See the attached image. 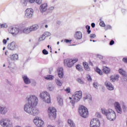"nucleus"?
<instances>
[{
	"instance_id": "obj_25",
	"label": "nucleus",
	"mask_w": 127,
	"mask_h": 127,
	"mask_svg": "<svg viewBox=\"0 0 127 127\" xmlns=\"http://www.w3.org/2000/svg\"><path fill=\"white\" fill-rule=\"evenodd\" d=\"M86 100H88L89 102H92V96L91 94H87L83 98V101H86Z\"/></svg>"
},
{
	"instance_id": "obj_40",
	"label": "nucleus",
	"mask_w": 127,
	"mask_h": 127,
	"mask_svg": "<svg viewBox=\"0 0 127 127\" xmlns=\"http://www.w3.org/2000/svg\"><path fill=\"white\" fill-rule=\"evenodd\" d=\"M77 81L79 84H85V82H84V80H82L81 78H77Z\"/></svg>"
},
{
	"instance_id": "obj_44",
	"label": "nucleus",
	"mask_w": 127,
	"mask_h": 127,
	"mask_svg": "<svg viewBox=\"0 0 127 127\" xmlns=\"http://www.w3.org/2000/svg\"><path fill=\"white\" fill-rule=\"evenodd\" d=\"M7 25L6 24H0V28H6Z\"/></svg>"
},
{
	"instance_id": "obj_14",
	"label": "nucleus",
	"mask_w": 127,
	"mask_h": 127,
	"mask_svg": "<svg viewBox=\"0 0 127 127\" xmlns=\"http://www.w3.org/2000/svg\"><path fill=\"white\" fill-rule=\"evenodd\" d=\"M105 85L110 91H113V90H114V86L110 81H106L105 83Z\"/></svg>"
},
{
	"instance_id": "obj_47",
	"label": "nucleus",
	"mask_w": 127,
	"mask_h": 127,
	"mask_svg": "<svg viewBox=\"0 0 127 127\" xmlns=\"http://www.w3.org/2000/svg\"><path fill=\"white\" fill-rule=\"evenodd\" d=\"M54 6H50L49 7V8L48 9V10H49L50 12L52 11V10H54Z\"/></svg>"
},
{
	"instance_id": "obj_54",
	"label": "nucleus",
	"mask_w": 127,
	"mask_h": 127,
	"mask_svg": "<svg viewBox=\"0 0 127 127\" xmlns=\"http://www.w3.org/2000/svg\"><path fill=\"white\" fill-rule=\"evenodd\" d=\"M97 58H99V59H103V56L98 54L97 55Z\"/></svg>"
},
{
	"instance_id": "obj_13",
	"label": "nucleus",
	"mask_w": 127,
	"mask_h": 127,
	"mask_svg": "<svg viewBox=\"0 0 127 127\" xmlns=\"http://www.w3.org/2000/svg\"><path fill=\"white\" fill-rule=\"evenodd\" d=\"M119 72L120 74L122 75L123 78L124 79V81H127V75L126 71H125L123 68H120L119 70Z\"/></svg>"
},
{
	"instance_id": "obj_64",
	"label": "nucleus",
	"mask_w": 127,
	"mask_h": 127,
	"mask_svg": "<svg viewBox=\"0 0 127 127\" xmlns=\"http://www.w3.org/2000/svg\"><path fill=\"white\" fill-rule=\"evenodd\" d=\"M125 11H126V10H125V9H122V12H125Z\"/></svg>"
},
{
	"instance_id": "obj_63",
	"label": "nucleus",
	"mask_w": 127,
	"mask_h": 127,
	"mask_svg": "<svg viewBox=\"0 0 127 127\" xmlns=\"http://www.w3.org/2000/svg\"><path fill=\"white\" fill-rule=\"evenodd\" d=\"M89 65H90V66H94L93 63H92L91 61L89 62Z\"/></svg>"
},
{
	"instance_id": "obj_41",
	"label": "nucleus",
	"mask_w": 127,
	"mask_h": 127,
	"mask_svg": "<svg viewBox=\"0 0 127 127\" xmlns=\"http://www.w3.org/2000/svg\"><path fill=\"white\" fill-rule=\"evenodd\" d=\"M48 90H49V91H53V90H54V86L50 85L49 86V87H48Z\"/></svg>"
},
{
	"instance_id": "obj_55",
	"label": "nucleus",
	"mask_w": 127,
	"mask_h": 127,
	"mask_svg": "<svg viewBox=\"0 0 127 127\" xmlns=\"http://www.w3.org/2000/svg\"><path fill=\"white\" fill-rule=\"evenodd\" d=\"M109 44L110 45H114V44H115V41L112 40L111 41H110Z\"/></svg>"
},
{
	"instance_id": "obj_61",
	"label": "nucleus",
	"mask_w": 127,
	"mask_h": 127,
	"mask_svg": "<svg viewBox=\"0 0 127 127\" xmlns=\"http://www.w3.org/2000/svg\"><path fill=\"white\" fill-rule=\"evenodd\" d=\"M123 109L124 112H126V110H127V108L126 107V106L123 105Z\"/></svg>"
},
{
	"instance_id": "obj_31",
	"label": "nucleus",
	"mask_w": 127,
	"mask_h": 127,
	"mask_svg": "<svg viewBox=\"0 0 127 127\" xmlns=\"http://www.w3.org/2000/svg\"><path fill=\"white\" fill-rule=\"evenodd\" d=\"M7 62L9 63V66H8V68H9V70L10 71V72H11L12 73H13V72H14V67H12L10 66V64H11V62H10L9 60H7Z\"/></svg>"
},
{
	"instance_id": "obj_15",
	"label": "nucleus",
	"mask_w": 127,
	"mask_h": 127,
	"mask_svg": "<svg viewBox=\"0 0 127 127\" xmlns=\"http://www.w3.org/2000/svg\"><path fill=\"white\" fill-rule=\"evenodd\" d=\"M63 67H60L58 69V74L60 78H62L64 76V71H63Z\"/></svg>"
},
{
	"instance_id": "obj_12",
	"label": "nucleus",
	"mask_w": 127,
	"mask_h": 127,
	"mask_svg": "<svg viewBox=\"0 0 127 127\" xmlns=\"http://www.w3.org/2000/svg\"><path fill=\"white\" fill-rule=\"evenodd\" d=\"M114 107L117 113H118L119 114H122V108H121V105L119 102H115L114 103Z\"/></svg>"
},
{
	"instance_id": "obj_53",
	"label": "nucleus",
	"mask_w": 127,
	"mask_h": 127,
	"mask_svg": "<svg viewBox=\"0 0 127 127\" xmlns=\"http://www.w3.org/2000/svg\"><path fill=\"white\" fill-rule=\"evenodd\" d=\"M65 91V92H66L68 93H70V92H71L70 89V87H68V88H66Z\"/></svg>"
},
{
	"instance_id": "obj_48",
	"label": "nucleus",
	"mask_w": 127,
	"mask_h": 127,
	"mask_svg": "<svg viewBox=\"0 0 127 127\" xmlns=\"http://www.w3.org/2000/svg\"><path fill=\"white\" fill-rule=\"evenodd\" d=\"M87 78L88 81H89V82H91V81H92V77H91V76L90 75H87Z\"/></svg>"
},
{
	"instance_id": "obj_50",
	"label": "nucleus",
	"mask_w": 127,
	"mask_h": 127,
	"mask_svg": "<svg viewBox=\"0 0 127 127\" xmlns=\"http://www.w3.org/2000/svg\"><path fill=\"white\" fill-rule=\"evenodd\" d=\"M35 1L37 4H41L42 3V0H36Z\"/></svg>"
},
{
	"instance_id": "obj_24",
	"label": "nucleus",
	"mask_w": 127,
	"mask_h": 127,
	"mask_svg": "<svg viewBox=\"0 0 127 127\" xmlns=\"http://www.w3.org/2000/svg\"><path fill=\"white\" fill-rule=\"evenodd\" d=\"M4 127H12V123L11 122L10 120L6 119V124Z\"/></svg>"
},
{
	"instance_id": "obj_46",
	"label": "nucleus",
	"mask_w": 127,
	"mask_h": 127,
	"mask_svg": "<svg viewBox=\"0 0 127 127\" xmlns=\"http://www.w3.org/2000/svg\"><path fill=\"white\" fill-rule=\"evenodd\" d=\"M100 26H102V27H105L106 26V24H105V23L104 21H101L99 23Z\"/></svg>"
},
{
	"instance_id": "obj_1",
	"label": "nucleus",
	"mask_w": 127,
	"mask_h": 127,
	"mask_svg": "<svg viewBox=\"0 0 127 127\" xmlns=\"http://www.w3.org/2000/svg\"><path fill=\"white\" fill-rule=\"evenodd\" d=\"M28 103L24 106V110L31 116H37L39 110L35 108L38 104V98L35 95H29L27 97Z\"/></svg>"
},
{
	"instance_id": "obj_49",
	"label": "nucleus",
	"mask_w": 127,
	"mask_h": 127,
	"mask_svg": "<svg viewBox=\"0 0 127 127\" xmlns=\"http://www.w3.org/2000/svg\"><path fill=\"white\" fill-rule=\"evenodd\" d=\"M112 28V26L110 25H108L105 28V30H108V29H111Z\"/></svg>"
},
{
	"instance_id": "obj_42",
	"label": "nucleus",
	"mask_w": 127,
	"mask_h": 127,
	"mask_svg": "<svg viewBox=\"0 0 127 127\" xmlns=\"http://www.w3.org/2000/svg\"><path fill=\"white\" fill-rule=\"evenodd\" d=\"M86 28L87 30V33L88 34H90V33H91V30H90V29L91 28V27H90V26H89V25H86Z\"/></svg>"
},
{
	"instance_id": "obj_10",
	"label": "nucleus",
	"mask_w": 127,
	"mask_h": 127,
	"mask_svg": "<svg viewBox=\"0 0 127 127\" xmlns=\"http://www.w3.org/2000/svg\"><path fill=\"white\" fill-rule=\"evenodd\" d=\"M33 12H34V11L33 10L32 8H27L25 12V16L27 18H32Z\"/></svg>"
},
{
	"instance_id": "obj_7",
	"label": "nucleus",
	"mask_w": 127,
	"mask_h": 127,
	"mask_svg": "<svg viewBox=\"0 0 127 127\" xmlns=\"http://www.w3.org/2000/svg\"><path fill=\"white\" fill-rule=\"evenodd\" d=\"M77 61L78 59H77L74 60L67 59L64 60V65H66L69 68H71V67H72L73 65H74L76 62H77Z\"/></svg>"
},
{
	"instance_id": "obj_60",
	"label": "nucleus",
	"mask_w": 127,
	"mask_h": 127,
	"mask_svg": "<svg viewBox=\"0 0 127 127\" xmlns=\"http://www.w3.org/2000/svg\"><path fill=\"white\" fill-rule=\"evenodd\" d=\"M95 26H96V24H95V23H92L91 27H92V28H94L95 27Z\"/></svg>"
},
{
	"instance_id": "obj_28",
	"label": "nucleus",
	"mask_w": 127,
	"mask_h": 127,
	"mask_svg": "<svg viewBox=\"0 0 127 127\" xmlns=\"http://www.w3.org/2000/svg\"><path fill=\"white\" fill-rule=\"evenodd\" d=\"M83 65L84 67V69L85 70H86V71H91V68H90V66H89V65L86 62H84L83 63Z\"/></svg>"
},
{
	"instance_id": "obj_27",
	"label": "nucleus",
	"mask_w": 127,
	"mask_h": 127,
	"mask_svg": "<svg viewBox=\"0 0 127 127\" xmlns=\"http://www.w3.org/2000/svg\"><path fill=\"white\" fill-rule=\"evenodd\" d=\"M67 124L69 125V127H76V125H75V123L71 119H69L67 121Z\"/></svg>"
},
{
	"instance_id": "obj_39",
	"label": "nucleus",
	"mask_w": 127,
	"mask_h": 127,
	"mask_svg": "<svg viewBox=\"0 0 127 127\" xmlns=\"http://www.w3.org/2000/svg\"><path fill=\"white\" fill-rule=\"evenodd\" d=\"M6 124V120H5L4 121L1 120L0 121V125H1V126H3V127H4Z\"/></svg>"
},
{
	"instance_id": "obj_17",
	"label": "nucleus",
	"mask_w": 127,
	"mask_h": 127,
	"mask_svg": "<svg viewBox=\"0 0 127 127\" xmlns=\"http://www.w3.org/2000/svg\"><path fill=\"white\" fill-rule=\"evenodd\" d=\"M7 47L9 50H14L15 49V42H12L8 45Z\"/></svg>"
},
{
	"instance_id": "obj_58",
	"label": "nucleus",
	"mask_w": 127,
	"mask_h": 127,
	"mask_svg": "<svg viewBox=\"0 0 127 127\" xmlns=\"http://www.w3.org/2000/svg\"><path fill=\"white\" fill-rule=\"evenodd\" d=\"M95 37H96V35L95 34H90V38H95Z\"/></svg>"
},
{
	"instance_id": "obj_3",
	"label": "nucleus",
	"mask_w": 127,
	"mask_h": 127,
	"mask_svg": "<svg viewBox=\"0 0 127 127\" xmlns=\"http://www.w3.org/2000/svg\"><path fill=\"white\" fill-rule=\"evenodd\" d=\"M73 99L72 100L70 101V103L72 104L73 107H74V105H75V103H77L81 100L82 98V91H76L75 92V95H73L72 96Z\"/></svg>"
},
{
	"instance_id": "obj_59",
	"label": "nucleus",
	"mask_w": 127,
	"mask_h": 127,
	"mask_svg": "<svg viewBox=\"0 0 127 127\" xmlns=\"http://www.w3.org/2000/svg\"><path fill=\"white\" fill-rule=\"evenodd\" d=\"M123 62H124L125 63H127V58H123Z\"/></svg>"
},
{
	"instance_id": "obj_18",
	"label": "nucleus",
	"mask_w": 127,
	"mask_h": 127,
	"mask_svg": "<svg viewBox=\"0 0 127 127\" xmlns=\"http://www.w3.org/2000/svg\"><path fill=\"white\" fill-rule=\"evenodd\" d=\"M57 101L59 106H63V98L61 95H59L57 96Z\"/></svg>"
},
{
	"instance_id": "obj_38",
	"label": "nucleus",
	"mask_w": 127,
	"mask_h": 127,
	"mask_svg": "<svg viewBox=\"0 0 127 127\" xmlns=\"http://www.w3.org/2000/svg\"><path fill=\"white\" fill-rule=\"evenodd\" d=\"M45 38H46V37L45 36L44 34H43L41 37L39 39V41H43V40H45Z\"/></svg>"
},
{
	"instance_id": "obj_23",
	"label": "nucleus",
	"mask_w": 127,
	"mask_h": 127,
	"mask_svg": "<svg viewBox=\"0 0 127 127\" xmlns=\"http://www.w3.org/2000/svg\"><path fill=\"white\" fill-rule=\"evenodd\" d=\"M31 29V31H35V30H37L38 28H39V26L37 24L33 25L30 27Z\"/></svg>"
},
{
	"instance_id": "obj_37",
	"label": "nucleus",
	"mask_w": 127,
	"mask_h": 127,
	"mask_svg": "<svg viewBox=\"0 0 127 127\" xmlns=\"http://www.w3.org/2000/svg\"><path fill=\"white\" fill-rule=\"evenodd\" d=\"M76 68L77 70H78V71H80V72L83 71V68H82V66H81V65L80 64H77L76 66Z\"/></svg>"
},
{
	"instance_id": "obj_19",
	"label": "nucleus",
	"mask_w": 127,
	"mask_h": 127,
	"mask_svg": "<svg viewBox=\"0 0 127 127\" xmlns=\"http://www.w3.org/2000/svg\"><path fill=\"white\" fill-rule=\"evenodd\" d=\"M119 78H120V75L118 74L116 75H112L110 77V80L111 82H116V81H118L119 80Z\"/></svg>"
},
{
	"instance_id": "obj_29",
	"label": "nucleus",
	"mask_w": 127,
	"mask_h": 127,
	"mask_svg": "<svg viewBox=\"0 0 127 127\" xmlns=\"http://www.w3.org/2000/svg\"><path fill=\"white\" fill-rule=\"evenodd\" d=\"M23 32L25 34H28L29 33H30V32H31V29H30V27L24 29L23 30Z\"/></svg>"
},
{
	"instance_id": "obj_52",
	"label": "nucleus",
	"mask_w": 127,
	"mask_h": 127,
	"mask_svg": "<svg viewBox=\"0 0 127 127\" xmlns=\"http://www.w3.org/2000/svg\"><path fill=\"white\" fill-rule=\"evenodd\" d=\"M96 117L97 118H101L102 116L101 115V113H96L95 114Z\"/></svg>"
},
{
	"instance_id": "obj_6",
	"label": "nucleus",
	"mask_w": 127,
	"mask_h": 127,
	"mask_svg": "<svg viewBox=\"0 0 127 127\" xmlns=\"http://www.w3.org/2000/svg\"><path fill=\"white\" fill-rule=\"evenodd\" d=\"M49 116L51 120H55L56 118V109L54 107H49L48 110Z\"/></svg>"
},
{
	"instance_id": "obj_33",
	"label": "nucleus",
	"mask_w": 127,
	"mask_h": 127,
	"mask_svg": "<svg viewBox=\"0 0 127 127\" xmlns=\"http://www.w3.org/2000/svg\"><path fill=\"white\" fill-rule=\"evenodd\" d=\"M54 78H55L54 76L51 75H48L45 77L46 80H50V81L53 80Z\"/></svg>"
},
{
	"instance_id": "obj_57",
	"label": "nucleus",
	"mask_w": 127,
	"mask_h": 127,
	"mask_svg": "<svg viewBox=\"0 0 127 127\" xmlns=\"http://www.w3.org/2000/svg\"><path fill=\"white\" fill-rule=\"evenodd\" d=\"M30 3H34L36 0H28Z\"/></svg>"
},
{
	"instance_id": "obj_30",
	"label": "nucleus",
	"mask_w": 127,
	"mask_h": 127,
	"mask_svg": "<svg viewBox=\"0 0 127 127\" xmlns=\"http://www.w3.org/2000/svg\"><path fill=\"white\" fill-rule=\"evenodd\" d=\"M39 121H40V118L38 117H35L33 120V122L38 127V124L39 123Z\"/></svg>"
},
{
	"instance_id": "obj_43",
	"label": "nucleus",
	"mask_w": 127,
	"mask_h": 127,
	"mask_svg": "<svg viewBox=\"0 0 127 127\" xmlns=\"http://www.w3.org/2000/svg\"><path fill=\"white\" fill-rule=\"evenodd\" d=\"M45 35V37H48V36H50L51 34L49 32H46L43 34Z\"/></svg>"
},
{
	"instance_id": "obj_11",
	"label": "nucleus",
	"mask_w": 127,
	"mask_h": 127,
	"mask_svg": "<svg viewBox=\"0 0 127 127\" xmlns=\"http://www.w3.org/2000/svg\"><path fill=\"white\" fill-rule=\"evenodd\" d=\"M48 7V4L46 2L43 3L40 6V11L41 12V13H43L44 12H45L46 10H47Z\"/></svg>"
},
{
	"instance_id": "obj_35",
	"label": "nucleus",
	"mask_w": 127,
	"mask_h": 127,
	"mask_svg": "<svg viewBox=\"0 0 127 127\" xmlns=\"http://www.w3.org/2000/svg\"><path fill=\"white\" fill-rule=\"evenodd\" d=\"M39 123L38 124V127H41L44 126V122L43 121L41 120V119H40V121H39Z\"/></svg>"
},
{
	"instance_id": "obj_51",
	"label": "nucleus",
	"mask_w": 127,
	"mask_h": 127,
	"mask_svg": "<svg viewBox=\"0 0 127 127\" xmlns=\"http://www.w3.org/2000/svg\"><path fill=\"white\" fill-rule=\"evenodd\" d=\"M93 87L95 88V89H97L98 88V82H94L93 84Z\"/></svg>"
},
{
	"instance_id": "obj_4",
	"label": "nucleus",
	"mask_w": 127,
	"mask_h": 127,
	"mask_svg": "<svg viewBox=\"0 0 127 127\" xmlns=\"http://www.w3.org/2000/svg\"><path fill=\"white\" fill-rule=\"evenodd\" d=\"M40 97L42 100H43L44 102L47 104H50L51 103V99H50V94L49 93L45 91L40 93Z\"/></svg>"
},
{
	"instance_id": "obj_56",
	"label": "nucleus",
	"mask_w": 127,
	"mask_h": 127,
	"mask_svg": "<svg viewBox=\"0 0 127 127\" xmlns=\"http://www.w3.org/2000/svg\"><path fill=\"white\" fill-rule=\"evenodd\" d=\"M72 40H68V39H65L64 40V42H66V43H70Z\"/></svg>"
},
{
	"instance_id": "obj_20",
	"label": "nucleus",
	"mask_w": 127,
	"mask_h": 127,
	"mask_svg": "<svg viewBox=\"0 0 127 127\" xmlns=\"http://www.w3.org/2000/svg\"><path fill=\"white\" fill-rule=\"evenodd\" d=\"M74 37L76 39H81L82 37V32L80 31H77L75 32Z\"/></svg>"
},
{
	"instance_id": "obj_26",
	"label": "nucleus",
	"mask_w": 127,
	"mask_h": 127,
	"mask_svg": "<svg viewBox=\"0 0 127 127\" xmlns=\"http://www.w3.org/2000/svg\"><path fill=\"white\" fill-rule=\"evenodd\" d=\"M103 71L105 74H109L111 72V69L107 66H103Z\"/></svg>"
},
{
	"instance_id": "obj_16",
	"label": "nucleus",
	"mask_w": 127,
	"mask_h": 127,
	"mask_svg": "<svg viewBox=\"0 0 127 127\" xmlns=\"http://www.w3.org/2000/svg\"><path fill=\"white\" fill-rule=\"evenodd\" d=\"M7 113V108L6 107L0 106V114L1 115H5Z\"/></svg>"
},
{
	"instance_id": "obj_34",
	"label": "nucleus",
	"mask_w": 127,
	"mask_h": 127,
	"mask_svg": "<svg viewBox=\"0 0 127 127\" xmlns=\"http://www.w3.org/2000/svg\"><path fill=\"white\" fill-rule=\"evenodd\" d=\"M28 0H21V4L23 6H26Z\"/></svg>"
},
{
	"instance_id": "obj_36",
	"label": "nucleus",
	"mask_w": 127,
	"mask_h": 127,
	"mask_svg": "<svg viewBox=\"0 0 127 127\" xmlns=\"http://www.w3.org/2000/svg\"><path fill=\"white\" fill-rule=\"evenodd\" d=\"M95 71L96 72H97V73L99 74V75H103V71H102V70H101V69H100V68H99L98 67H96L95 68Z\"/></svg>"
},
{
	"instance_id": "obj_32",
	"label": "nucleus",
	"mask_w": 127,
	"mask_h": 127,
	"mask_svg": "<svg viewBox=\"0 0 127 127\" xmlns=\"http://www.w3.org/2000/svg\"><path fill=\"white\" fill-rule=\"evenodd\" d=\"M55 82H56L57 85L58 86H59L60 87H61V86H62V84H63V83H62V82H61V81H60V80H59V79H58V78H56V79H55Z\"/></svg>"
},
{
	"instance_id": "obj_5",
	"label": "nucleus",
	"mask_w": 127,
	"mask_h": 127,
	"mask_svg": "<svg viewBox=\"0 0 127 127\" xmlns=\"http://www.w3.org/2000/svg\"><path fill=\"white\" fill-rule=\"evenodd\" d=\"M78 112L79 114L80 115L81 117H82V118H87L88 116L89 115V112H88V109L87 108L81 106L79 107L78 109Z\"/></svg>"
},
{
	"instance_id": "obj_21",
	"label": "nucleus",
	"mask_w": 127,
	"mask_h": 127,
	"mask_svg": "<svg viewBox=\"0 0 127 127\" xmlns=\"http://www.w3.org/2000/svg\"><path fill=\"white\" fill-rule=\"evenodd\" d=\"M22 78L23 79V81L25 83V84H30L31 82H30V79H29V78H28V77H27V76L26 75H23L22 76Z\"/></svg>"
},
{
	"instance_id": "obj_8",
	"label": "nucleus",
	"mask_w": 127,
	"mask_h": 127,
	"mask_svg": "<svg viewBox=\"0 0 127 127\" xmlns=\"http://www.w3.org/2000/svg\"><path fill=\"white\" fill-rule=\"evenodd\" d=\"M8 31L9 32V33L12 34L13 36H16V35H17L18 33H20V30H19L18 28L12 27H10L8 28Z\"/></svg>"
},
{
	"instance_id": "obj_9",
	"label": "nucleus",
	"mask_w": 127,
	"mask_h": 127,
	"mask_svg": "<svg viewBox=\"0 0 127 127\" xmlns=\"http://www.w3.org/2000/svg\"><path fill=\"white\" fill-rule=\"evenodd\" d=\"M101 126V123H100V121L97 118H94L90 122V127H100Z\"/></svg>"
},
{
	"instance_id": "obj_2",
	"label": "nucleus",
	"mask_w": 127,
	"mask_h": 127,
	"mask_svg": "<svg viewBox=\"0 0 127 127\" xmlns=\"http://www.w3.org/2000/svg\"><path fill=\"white\" fill-rule=\"evenodd\" d=\"M101 112L107 117L109 121H115L117 118L116 113L112 109L106 110V108H101Z\"/></svg>"
},
{
	"instance_id": "obj_45",
	"label": "nucleus",
	"mask_w": 127,
	"mask_h": 127,
	"mask_svg": "<svg viewBox=\"0 0 127 127\" xmlns=\"http://www.w3.org/2000/svg\"><path fill=\"white\" fill-rule=\"evenodd\" d=\"M42 53L44 54V55H48V51H47L46 49H44L42 51Z\"/></svg>"
},
{
	"instance_id": "obj_62",
	"label": "nucleus",
	"mask_w": 127,
	"mask_h": 127,
	"mask_svg": "<svg viewBox=\"0 0 127 127\" xmlns=\"http://www.w3.org/2000/svg\"><path fill=\"white\" fill-rule=\"evenodd\" d=\"M2 42L3 44H5L7 42V41H6L5 39H3Z\"/></svg>"
},
{
	"instance_id": "obj_22",
	"label": "nucleus",
	"mask_w": 127,
	"mask_h": 127,
	"mask_svg": "<svg viewBox=\"0 0 127 127\" xmlns=\"http://www.w3.org/2000/svg\"><path fill=\"white\" fill-rule=\"evenodd\" d=\"M10 58L12 61H15L16 60H18V55L13 54L10 56Z\"/></svg>"
}]
</instances>
